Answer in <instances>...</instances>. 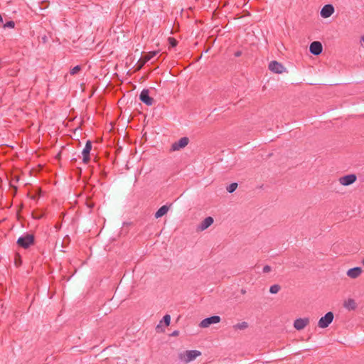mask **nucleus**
Wrapping results in <instances>:
<instances>
[{
	"mask_svg": "<svg viewBox=\"0 0 364 364\" xmlns=\"http://www.w3.org/2000/svg\"><path fill=\"white\" fill-rule=\"evenodd\" d=\"M17 245L23 249H28L35 244V236L33 234L26 233L20 237L16 242Z\"/></svg>",
	"mask_w": 364,
	"mask_h": 364,
	"instance_id": "f257e3e1",
	"label": "nucleus"
},
{
	"mask_svg": "<svg viewBox=\"0 0 364 364\" xmlns=\"http://www.w3.org/2000/svg\"><path fill=\"white\" fill-rule=\"evenodd\" d=\"M201 355V352L197 350H186L183 354H180L179 357L181 360H183L186 363H188L194 359H196L198 356Z\"/></svg>",
	"mask_w": 364,
	"mask_h": 364,
	"instance_id": "f03ea898",
	"label": "nucleus"
},
{
	"mask_svg": "<svg viewBox=\"0 0 364 364\" xmlns=\"http://www.w3.org/2000/svg\"><path fill=\"white\" fill-rule=\"evenodd\" d=\"M334 318L333 313L331 311H328L325 314L324 316H322L318 323V326L320 328H327L333 321Z\"/></svg>",
	"mask_w": 364,
	"mask_h": 364,
	"instance_id": "7ed1b4c3",
	"label": "nucleus"
},
{
	"mask_svg": "<svg viewBox=\"0 0 364 364\" xmlns=\"http://www.w3.org/2000/svg\"><path fill=\"white\" fill-rule=\"evenodd\" d=\"M221 318L219 316H212L202 320L199 324L200 328H208L212 324L218 323Z\"/></svg>",
	"mask_w": 364,
	"mask_h": 364,
	"instance_id": "20e7f679",
	"label": "nucleus"
},
{
	"mask_svg": "<svg viewBox=\"0 0 364 364\" xmlns=\"http://www.w3.org/2000/svg\"><path fill=\"white\" fill-rule=\"evenodd\" d=\"M139 100L146 105L151 106L154 105L155 100L149 95V90L147 89L143 90L139 95Z\"/></svg>",
	"mask_w": 364,
	"mask_h": 364,
	"instance_id": "39448f33",
	"label": "nucleus"
},
{
	"mask_svg": "<svg viewBox=\"0 0 364 364\" xmlns=\"http://www.w3.org/2000/svg\"><path fill=\"white\" fill-rule=\"evenodd\" d=\"M189 143V139L187 136L181 138L178 141L172 144L171 150L178 151L186 147Z\"/></svg>",
	"mask_w": 364,
	"mask_h": 364,
	"instance_id": "423d86ee",
	"label": "nucleus"
},
{
	"mask_svg": "<svg viewBox=\"0 0 364 364\" xmlns=\"http://www.w3.org/2000/svg\"><path fill=\"white\" fill-rule=\"evenodd\" d=\"M268 68L269 70L277 74H281L285 70L284 65L276 60L271 61L269 63Z\"/></svg>",
	"mask_w": 364,
	"mask_h": 364,
	"instance_id": "0eeeda50",
	"label": "nucleus"
},
{
	"mask_svg": "<svg viewBox=\"0 0 364 364\" xmlns=\"http://www.w3.org/2000/svg\"><path fill=\"white\" fill-rule=\"evenodd\" d=\"M357 176L355 174H348L339 178V182L343 186H350L356 181Z\"/></svg>",
	"mask_w": 364,
	"mask_h": 364,
	"instance_id": "6e6552de",
	"label": "nucleus"
},
{
	"mask_svg": "<svg viewBox=\"0 0 364 364\" xmlns=\"http://www.w3.org/2000/svg\"><path fill=\"white\" fill-rule=\"evenodd\" d=\"M323 46L321 42L314 41L310 44L309 51L311 53L318 55L322 53Z\"/></svg>",
	"mask_w": 364,
	"mask_h": 364,
	"instance_id": "1a4fd4ad",
	"label": "nucleus"
},
{
	"mask_svg": "<svg viewBox=\"0 0 364 364\" xmlns=\"http://www.w3.org/2000/svg\"><path fill=\"white\" fill-rule=\"evenodd\" d=\"M309 323V318H299L294 321V327L296 330H302L304 329L306 326H308Z\"/></svg>",
	"mask_w": 364,
	"mask_h": 364,
	"instance_id": "9d476101",
	"label": "nucleus"
},
{
	"mask_svg": "<svg viewBox=\"0 0 364 364\" xmlns=\"http://www.w3.org/2000/svg\"><path fill=\"white\" fill-rule=\"evenodd\" d=\"M334 12V7L332 4H326L321 9L320 14L321 17L326 18L330 17Z\"/></svg>",
	"mask_w": 364,
	"mask_h": 364,
	"instance_id": "9b49d317",
	"label": "nucleus"
},
{
	"mask_svg": "<svg viewBox=\"0 0 364 364\" xmlns=\"http://www.w3.org/2000/svg\"><path fill=\"white\" fill-rule=\"evenodd\" d=\"M158 53V51H151L144 55L139 60V63L140 64L139 68H141L146 63H147L154 56H156Z\"/></svg>",
	"mask_w": 364,
	"mask_h": 364,
	"instance_id": "f8f14e48",
	"label": "nucleus"
},
{
	"mask_svg": "<svg viewBox=\"0 0 364 364\" xmlns=\"http://www.w3.org/2000/svg\"><path fill=\"white\" fill-rule=\"evenodd\" d=\"M362 272L361 267H356L348 269L347 275L352 279H356L361 274Z\"/></svg>",
	"mask_w": 364,
	"mask_h": 364,
	"instance_id": "ddd939ff",
	"label": "nucleus"
},
{
	"mask_svg": "<svg viewBox=\"0 0 364 364\" xmlns=\"http://www.w3.org/2000/svg\"><path fill=\"white\" fill-rule=\"evenodd\" d=\"M213 218L210 216H208L201 222L198 228L200 229V230H204L209 228L213 223Z\"/></svg>",
	"mask_w": 364,
	"mask_h": 364,
	"instance_id": "4468645a",
	"label": "nucleus"
},
{
	"mask_svg": "<svg viewBox=\"0 0 364 364\" xmlns=\"http://www.w3.org/2000/svg\"><path fill=\"white\" fill-rule=\"evenodd\" d=\"M343 306L349 311L355 310L357 308V304L354 299H348L343 303Z\"/></svg>",
	"mask_w": 364,
	"mask_h": 364,
	"instance_id": "2eb2a0df",
	"label": "nucleus"
},
{
	"mask_svg": "<svg viewBox=\"0 0 364 364\" xmlns=\"http://www.w3.org/2000/svg\"><path fill=\"white\" fill-rule=\"evenodd\" d=\"M169 210V206L164 205L161 206L156 213H155V218H159L165 215Z\"/></svg>",
	"mask_w": 364,
	"mask_h": 364,
	"instance_id": "dca6fc26",
	"label": "nucleus"
},
{
	"mask_svg": "<svg viewBox=\"0 0 364 364\" xmlns=\"http://www.w3.org/2000/svg\"><path fill=\"white\" fill-rule=\"evenodd\" d=\"M92 149V141L88 140L85 144V146L82 150V154H90V151Z\"/></svg>",
	"mask_w": 364,
	"mask_h": 364,
	"instance_id": "f3484780",
	"label": "nucleus"
},
{
	"mask_svg": "<svg viewBox=\"0 0 364 364\" xmlns=\"http://www.w3.org/2000/svg\"><path fill=\"white\" fill-rule=\"evenodd\" d=\"M248 327V323L246 321H242L241 323H238L233 326L235 329L244 330Z\"/></svg>",
	"mask_w": 364,
	"mask_h": 364,
	"instance_id": "a211bd4d",
	"label": "nucleus"
},
{
	"mask_svg": "<svg viewBox=\"0 0 364 364\" xmlns=\"http://www.w3.org/2000/svg\"><path fill=\"white\" fill-rule=\"evenodd\" d=\"M281 289V287L279 284H274L270 287L269 288V292L271 294H277L279 292V291Z\"/></svg>",
	"mask_w": 364,
	"mask_h": 364,
	"instance_id": "6ab92c4d",
	"label": "nucleus"
},
{
	"mask_svg": "<svg viewBox=\"0 0 364 364\" xmlns=\"http://www.w3.org/2000/svg\"><path fill=\"white\" fill-rule=\"evenodd\" d=\"M168 43H169V48H174L177 46L178 41L176 38L173 37H169L168 38Z\"/></svg>",
	"mask_w": 364,
	"mask_h": 364,
	"instance_id": "aec40b11",
	"label": "nucleus"
},
{
	"mask_svg": "<svg viewBox=\"0 0 364 364\" xmlns=\"http://www.w3.org/2000/svg\"><path fill=\"white\" fill-rule=\"evenodd\" d=\"M237 188V183H232L227 187V191L229 193H233L236 190Z\"/></svg>",
	"mask_w": 364,
	"mask_h": 364,
	"instance_id": "412c9836",
	"label": "nucleus"
},
{
	"mask_svg": "<svg viewBox=\"0 0 364 364\" xmlns=\"http://www.w3.org/2000/svg\"><path fill=\"white\" fill-rule=\"evenodd\" d=\"M164 322L165 325L166 326H169L170 325V322H171V316L170 315L168 314H166L165 315L164 317H163V320L161 321V322Z\"/></svg>",
	"mask_w": 364,
	"mask_h": 364,
	"instance_id": "4be33fe9",
	"label": "nucleus"
},
{
	"mask_svg": "<svg viewBox=\"0 0 364 364\" xmlns=\"http://www.w3.org/2000/svg\"><path fill=\"white\" fill-rule=\"evenodd\" d=\"M80 70H81V66L76 65L70 70V73L73 75L77 74Z\"/></svg>",
	"mask_w": 364,
	"mask_h": 364,
	"instance_id": "5701e85b",
	"label": "nucleus"
},
{
	"mask_svg": "<svg viewBox=\"0 0 364 364\" xmlns=\"http://www.w3.org/2000/svg\"><path fill=\"white\" fill-rule=\"evenodd\" d=\"M4 28H14L15 23L13 21H7L5 24L1 25Z\"/></svg>",
	"mask_w": 364,
	"mask_h": 364,
	"instance_id": "b1692460",
	"label": "nucleus"
},
{
	"mask_svg": "<svg viewBox=\"0 0 364 364\" xmlns=\"http://www.w3.org/2000/svg\"><path fill=\"white\" fill-rule=\"evenodd\" d=\"M90 154H82V162L85 164H88L90 161Z\"/></svg>",
	"mask_w": 364,
	"mask_h": 364,
	"instance_id": "393cba45",
	"label": "nucleus"
},
{
	"mask_svg": "<svg viewBox=\"0 0 364 364\" xmlns=\"http://www.w3.org/2000/svg\"><path fill=\"white\" fill-rule=\"evenodd\" d=\"M21 264V257L18 253L16 254V258H15V264L16 266H19Z\"/></svg>",
	"mask_w": 364,
	"mask_h": 364,
	"instance_id": "a878e982",
	"label": "nucleus"
},
{
	"mask_svg": "<svg viewBox=\"0 0 364 364\" xmlns=\"http://www.w3.org/2000/svg\"><path fill=\"white\" fill-rule=\"evenodd\" d=\"M272 268L269 265H265L264 267H263V272L264 273H268L271 271Z\"/></svg>",
	"mask_w": 364,
	"mask_h": 364,
	"instance_id": "bb28decb",
	"label": "nucleus"
},
{
	"mask_svg": "<svg viewBox=\"0 0 364 364\" xmlns=\"http://www.w3.org/2000/svg\"><path fill=\"white\" fill-rule=\"evenodd\" d=\"M242 51H241V50H237V51H236V52L234 53V55H235V57H240V56H241V55H242Z\"/></svg>",
	"mask_w": 364,
	"mask_h": 364,
	"instance_id": "cd10ccee",
	"label": "nucleus"
},
{
	"mask_svg": "<svg viewBox=\"0 0 364 364\" xmlns=\"http://www.w3.org/2000/svg\"><path fill=\"white\" fill-rule=\"evenodd\" d=\"M77 173L80 176L82 173V169L81 168L77 167Z\"/></svg>",
	"mask_w": 364,
	"mask_h": 364,
	"instance_id": "c85d7f7f",
	"label": "nucleus"
},
{
	"mask_svg": "<svg viewBox=\"0 0 364 364\" xmlns=\"http://www.w3.org/2000/svg\"><path fill=\"white\" fill-rule=\"evenodd\" d=\"M179 332L178 331H175L171 333V336H178Z\"/></svg>",
	"mask_w": 364,
	"mask_h": 364,
	"instance_id": "c756f323",
	"label": "nucleus"
},
{
	"mask_svg": "<svg viewBox=\"0 0 364 364\" xmlns=\"http://www.w3.org/2000/svg\"><path fill=\"white\" fill-rule=\"evenodd\" d=\"M76 162H77V159H75V158L72 159H71V161H70V163H71L72 164H75Z\"/></svg>",
	"mask_w": 364,
	"mask_h": 364,
	"instance_id": "7c9ffc66",
	"label": "nucleus"
},
{
	"mask_svg": "<svg viewBox=\"0 0 364 364\" xmlns=\"http://www.w3.org/2000/svg\"><path fill=\"white\" fill-rule=\"evenodd\" d=\"M3 18L1 16V15L0 14V26L3 24Z\"/></svg>",
	"mask_w": 364,
	"mask_h": 364,
	"instance_id": "2f4dec72",
	"label": "nucleus"
},
{
	"mask_svg": "<svg viewBox=\"0 0 364 364\" xmlns=\"http://www.w3.org/2000/svg\"><path fill=\"white\" fill-rule=\"evenodd\" d=\"M11 187L13 188L16 191H17V187L16 186H12L11 184Z\"/></svg>",
	"mask_w": 364,
	"mask_h": 364,
	"instance_id": "473e14b6",
	"label": "nucleus"
},
{
	"mask_svg": "<svg viewBox=\"0 0 364 364\" xmlns=\"http://www.w3.org/2000/svg\"><path fill=\"white\" fill-rule=\"evenodd\" d=\"M360 41L364 43V35L361 36Z\"/></svg>",
	"mask_w": 364,
	"mask_h": 364,
	"instance_id": "72a5a7b5",
	"label": "nucleus"
},
{
	"mask_svg": "<svg viewBox=\"0 0 364 364\" xmlns=\"http://www.w3.org/2000/svg\"><path fill=\"white\" fill-rule=\"evenodd\" d=\"M241 293H242V294H245V293H246V291H245V289H242V290H241Z\"/></svg>",
	"mask_w": 364,
	"mask_h": 364,
	"instance_id": "f704fd0d",
	"label": "nucleus"
},
{
	"mask_svg": "<svg viewBox=\"0 0 364 364\" xmlns=\"http://www.w3.org/2000/svg\"><path fill=\"white\" fill-rule=\"evenodd\" d=\"M15 180H16V181H18V176H15Z\"/></svg>",
	"mask_w": 364,
	"mask_h": 364,
	"instance_id": "c9c22d12",
	"label": "nucleus"
},
{
	"mask_svg": "<svg viewBox=\"0 0 364 364\" xmlns=\"http://www.w3.org/2000/svg\"><path fill=\"white\" fill-rule=\"evenodd\" d=\"M36 218H38V219H40L41 218V216H39V217H35Z\"/></svg>",
	"mask_w": 364,
	"mask_h": 364,
	"instance_id": "e433bc0d",
	"label": "nucleus"
},
{
	"mask_svg": "<svg viewBox=\"0 0 364 364\" xmlns=\"http://www.w3.org/2000/svg\"><path fill=\"white\" fill-rule=\"evenodd\" d=\"M362 264L364 265V259L362 260Z\"/></svg>",
	"mask_w": 364,
	"mask_h": 364,
	"instance_id": "4c0bfd02",
	"label": "nucleus"
}]
</instances>
